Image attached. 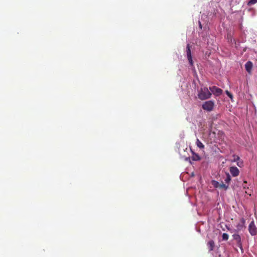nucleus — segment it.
Segmentation results:
<instances>
[{
  "label": "nucleus",
  "instance_id": "10",
  "mask_svg": "<svg viewBox=\"0 0 257 257\" xmlns=\"http://www.w3.org/2000/svg\"><path fill=\"white\" fill-rule=\"evenodd\" d=\"M245 223V220L243 218H241L240 222L236 226L237 229L239 230L242 229L244 227Z\"/></svg>",
  "mask_w": 257,
  "mask_h": 257
},
{
  "label": "nucleus",
  "instance_id": "20",
  "mask_svg": "<svg viewBox=\"0 0 257 257\" xmlns=\"http://www.w3.org/2000/svg\"><path fill=\"white\" fill-rule=\"evenodd\" d=\"M199 27L201 29L202 28V26H201V24L200 23V22H199Z\"/></svg>",
  "mask_w": 257,
  "mask_h": 257
},
{
  "label": "nucleus",
  "instance_id": "18",
  "mask_svg": "<svg viewBox=\"0 0 257 257\" xmlns=\"http://www.w3.org/2000/svg\"><path fill=\"white\" fill-rule=\"evenodd\" d=\"M222 237L223 240H227L228 239L229 236L227 233H223Z\"/></svg>",
  "mask_w": 257,
  "mask_h": 257
},
{
  "label": "nucleus",
  "instance_id": "16",
  "mask_svg": "<svg viewBox=\"0 0 257 257\" xmlns=\"http://www.w3.org/2000/svg\"><path fill=\"white\" fill-rule=\"evenodd\" d=\"M256 3H257V0H250L247 3V5L248 6H250L256 4Z\"/></svg>",
  "mask_w": 257,
  "mask_h": 257
},
{
  "label": "nucleus",
  "instance_id": "17",
  "mask_svg": "<svg viewBox=\"0 0 257 257\" xmlns=\"http://www.w3.org/2000/svg\"><path fill=\"white\" fill-rule=\"evenodd\" d=\"M212 184L215 188H218L219 186L220 185V183L214 180L212 181Z\"/></svg>",
  "mask_w": 257,
  "mask_h": 257
},
{
  "label": "nucleus",
  "instance_id": "7",
  "mask_svg": "<svg viewBox=\"0 0 257 257\" xmlns=\"http://www.w3.org/2000/svg\"><path fill=\"white\" fill-rule=\"evenodd\" d=\"M232 158V162H236L237 165L239 167L243 166V161L241 160L238 156L233 155Z\"/></svg>",
  "mask_w": 257,
  "mask_h": 257
},
{
  "label": "nucleus",
  "instance_id": "14",
  "mask_svg": "<svg viewBox=\"0 0 257 257\" xmlns=\"http://www.w3.org/2000/svg\"><path fill=\"white\" fill-rule=\"evenodd\" d=\"M218 188L223 189L226 190L228 188V185L224 184L223 182H222L221 183H220V185L219 186Z\"/></svg>",
  "mask_w": 257,
  "mask_h": 257
},
{
  "label": "nucleus",
  "instance_id": "23",
  "mask_svg": "<svg viewBox=\"0 0 257 257\" xmlns=\"http://www.w3.org/2000/svg\"><path fill=\"white\" fill-rule=\"evenodd\" d=\"M245 186H246V185H244V186H243V188H245Z\"/></svg>",
  "mask_w": 257,
  "mask_h": 257
},
{
  "label": "nucleus",
  "instance_id": "15",
  "mask_svg": "<svg viewBox=\"0 0 257 257\" xmlns=\"http://www.w3.org/2000/svg\"><path fill=\"white\" fill-rule=\"evenodd\" d=\"M192 159L194 161H198L200 159V157L197 154H194V155L192 156Z\"/></svg>",
  "mask_w": 257,
  "mask_h": 257
},
{
  "label": "nucleus",
  "instance_id": "5",
  "mask_svg": "<svg viewBox=\"0 0 257 257\" xmlns=\"http://www.w3.org/2000/svg\"><path fill=\"white\" fill-rule=\"evenodd\" d=\"M209 90L215 96H219L222 93V90L216 86H213L209 87Z\"/></svg>",
  "mask_w": 257,
  "mask_h": 257
},
{
  "label": "nucleus",
  "instance_id": "1",
  "mask_svg": "<svg viewBox=\"0 0 257 257\" xmlns=\"http://www.w3.org/2000/svg\"><path fill=\"white\" fill-rule=\"evenodd\" d=\"M211 95V92H210L207 87H203L201 88L198 94V96L200 100H203L210 98Z\"/></svg>",
  "mask_w": 257,
  "mask_h": 257
},
{
  "label": "nucleus",
  "instance_id": "9",
  "mask_svg": "<svg viewBox=\"0 0 257 257\" xmlns=\"http://www.w3.org/2000/svg\"><path fill=\"white\" fill-rule=\"evenodd\" d=\"M252 66L253 64L251 61H247L245 64V70L249 74L251 73Z\"/></svg>",
  "mask_w": 257,
  "mask_h": 257
},
{
  "label": "nucleus",
  "instance_id": "6",
  "mask_svg": "<svg viewBox=\"0 0 257 257\" xmlns=\"http://www.w3.org/2000/svg\"><path fill=\"white\" fill-rule=\"evenodd\" d=\"M232 236L233 239L236 241L237 246L242 249V243L240 236L238 234H234Z\"/></svg>",
  "mask_w": 257,
  "mask_h": 257
},
{
  "label": "nucleus",
  "instance_id": "8",
  "mask_svg": "<svg viewBox=\"0 0 257 257\" xmlns=\"http://www.w3.org/2000/svg\"><path fill=\"white\" fill-rule=\"evenodd\" d=\"M229 171L233 177H236L239 175V171L236 167H230Z\"/></svg>",
  "mask_w": 257,
  "mask_h": 257
},
{
  "label": "nucleus",
  "instance_id": "12",
  "mask_svg": "<svg viewBox=\"0 0 257 257\" xmlns=\"http://www.w3.org/2000/svg\"><path fill=\"white\" fill-rule=\"evenodd\" d=\"M196 145L201 149L204 148V145L198 139H197Z\"/></svg>",
  "mask_w": 257,
  "mask_h": 257
},
{
  "label": "nucleus",
  "instance_id": "13",
  "mask_svg": "<svg viewBox=\"0 0 257 257\" xmlns=\"http://www.w3.org/2000/svg\"><path fill=\"white\" fill-rule=\"evenodd\" d=\"M226 178L225 179V182L227 184V185H228V184H229L230 181H231V177L230 176V175L229 174V173H226Z\"/></svg>",
  "mask_w": 257,
  "mask_h": 257
},
{
  "label": "nucleus",
  "instance_id": "22",
  "mask_svg": "<svg viewBox=\"0 0 257 257\" xmlns=\"http://www.w3.org/2000/svg\"><path fill=\"white\" fill-rule=\"evenodd\" d=\"M245 186H246V185H244V186H243V188H245Z\"/></svg>",
  "mask_w": 257,
  "mask_h": 257
},
{
  "label": "nucleus",
  "instance_id": "19",
  "mask_svg": "<svg viewBox=\"0 0 257 257\" xmlns=\"http://www.w3.org/2000/svg\"><path fill=\"white\" fill-rule=\"evenodd\" d=\"M225 93L230 98L232 99L233 95L231 93H230L228 90H226Z\"/></svg>",
  "mask_w": 257,
  "mask_h": 257
},
{
  "label": "nucleus",
  "instance_id": "4",
  "mask_svg": "<svg viewBox=\"0 0 257 257\" xmlns=\"http://www.w3.org/2000/svg\"><path fill=\"white\" fill-rule=\"evenodd\" d=\"M186 54L190 65L191 66H193V60L191 56L190 45L189 44H188L186 46Z\"/></svg>",
  "mask_w": 257,
  "mask_h": 257
},
{
  "label": "nucleus",
  "instance_id": "21",
  "mask_svg": "<svg viewBox=\"0 0 257 257\" xmlns=\"http://www.w3.org/2000/svg\"><path fill=\"white\" fill-rule=\"evenodd\" d=\"M244 183H247V182H246V181H244Z\"/></svg>",
  "mask_w": 257,
  "mask_h": 257
},
{
  "label": "nucleus",
  "instance_id": "11",
  "mask_svg": "<svg viewBox=\"0 0 257 257\" xmlns=\"http://www.w3.org/2000/svg\"><path fill=\"white\" fill-rule=\"evenodd\" d=\"M207 245L208 247L209 251H212L214 249V248L215 247V243L213 240H210L207 242Z\"/></svg>",
  "mask_w": 257,
  "mask_h": 257
},
{
  "label": "nucleus",
  "instance_id": "2",
  "mask_svg": "<svg viewBox=\"0 0 257 257\" xmlns=\"http://www.w3.org/2000/svg\"><path fill=\"white\" fill-rule=\"evenodd\" d=\"M214 106V102L212 100H208L205 101L203 103L202 107V108L207 111H211L213 110Z\"/></svg>",
  "mask_w": 257,
  "mask_h": 257
},
{
  "label": "nucleus",
  "instance_id": "3",
  "mask_svg": "<svg viewBox=\"0 0 257 257\" xmlns=\"http://www.w3.org/2000/svg\"><path fill=\"white\" fill-rule=\"evenodd\" d=\"M248 231L250 234L253 236L257 234V228L255 225L254 221H252L249 224Z\"/></svg>",
  "mask_w": 257,
  "mask_h": 257
}]
</instances>
